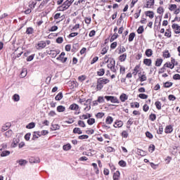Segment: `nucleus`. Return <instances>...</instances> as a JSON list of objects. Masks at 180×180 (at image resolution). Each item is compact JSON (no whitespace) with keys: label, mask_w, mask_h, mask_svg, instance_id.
Wrapping results in <instances>:
<instances>
[{"label":"nucleus","mask_w":180,"mask_h":180,"mask_svg":"<svg viewBox=\"0 0 180 180\" xmlns=\"http://www.w3.org/2000/svg\"><path fill=\"white\" fill-rule=\"evenodd\" d=\"M153 61L151 60V59H148V58H146L143 60V64H145V65H147L148 67L151 66Z\"/></svg>","instance_id":"5701e85b"},{"label":"nucleus","mask_w":180,"mask_h":180,"mask_svg":"<svg viewBox=\"0 0 180 180\" xmlns=\"http://www.w3.org/2000/svg\"><path fill=\"white\" fill-rule=\"evenodd\" d=\"M98 80L99 81L100 84L103 85V86L104 85H106V84H109V82H110V80H109L108 79L100 78Z\"/></svg>","instance_id":"f8f14e48"},{"label":"nucleus","mask_w":180,"mask_h":180,"mask_svg":"<svg viewBox=\"0 0 180 180\" xmlns=\"http://www.w3.org/2000/svg\"><path fill=\"white\" fill-rule=\"evenodd\" d=\"M122 126H123V121L122 120H116L113 125V127L115 128H120Z\"/></svg>","instance_id":"9b49d317"},{"label":"nucleus","mask_w":180,"mask_h":180,"mask_svg":"<svg viewBox=\"0 0 180 180\" xmlns=\"http://www.w3.org/2000/svg\"><path fill=\"white\" fill-rule=\"evenodd\" d=\"M126 58H127V54L124 53L119 56V60L121 63H123L124 61H126Z\"/></svg>","instance_id":"393cba45"},{"label":"nucleus","mask_w":180,"mask_h":180,"mask_svg":"<svg viewBox=\"0 0 180 180\" xmlns=\"http://www.w3.org/2000/svg\"><path fill=\"white\" fill-rule=\"evenodd\" d=\"M41 136L40 131H34L32 135V140H36V139H39Z\"/></svg>","instance_id":"412c9836"},{"label":"nucleus","mask_w":180,"mask_h":180,"mask_svg":"<svg viewBox=\"0 0 180 180\" xmlns=\"http://www.w3.org/2000/svg\"><path fill=\"white\" fill-rule=\"evenodd\" d=\"M155 0H146V6L145 8H151V6H154Z\"/></svg>","instance_id":"4468645a"},{"label":"nucleus","mask_w":180,"mask_h":180,"mask_svg":"<svg viewBox=\"0 0 180 180\" xmlns=\"http://www.w3.org/2000/svg\"><path fill=\"white\" fill-rule=\"evenodd\" d=\"M113 180H120V172L116 171L112 176Z\"/></svg>","instance_id":"2eb2a0df"},{"label":"nucleus","mask_w":180,"mask_h":180,"mask_svg":"<svg viewBox=\"0 0 180 180\" xmlns=\"http://www.w3.org/2000/svg\"><path fill=\"white\" fill-rule=\"evenodd\" d=\"M92 167H94V172L98 175L99 174V169L98 168V165L96 163H92Z\"/></svg>","instance_id":"bb28decb"},{"label":"nucleus","mask_w":180,"mask_h":180,"mask_svg":"<svg viewBox=\"0 0 180 180\" xmlns=\"http://www.w3.org/2000/svg\"><path fill=\"white\" fill-rule=\"evenodd\" d=\"M117 37H119V34H117V33H115L110 38V41H115V40H116V39H117Z\"/></svg>","instance_id":"37998d69"},{"label":"nucleus","mask_w":180,"mask_h":180,"mask_svg":"<svg viewBox=\"0 0 180 180\" xmlns=\"http://www.w3.org/2000/svg\"><path fill=\"white\" fill-rule=\"evenodd\" d=\"M146 16H148L150 19H153L154 18V12L153 11H146Z\"/></svg>","instance_id":"f704fd0d"},{"label":"nucleus","mask_w":180,"mask_h":180,"mask_svg":"<svg viewBox=\"0 0 180 180\" xmlns=\"http://www.w3.org/2000/svg\"><path fill=\"white\" fill-rule=\"evenodd\" d=\"M173 129H172V126L171 125H168L165 127V133H166L167 134H169V133H172L173 131Z\"/></svg>","instance_id":"a211bd4d"},{"label":"nucleus","mask_w":180,"mask_h":180,"mask_svg":"<svg viewBox=\"0 0 180 180\" xmlns=\"http://www.w3.org/2000/svg\"><path fill=\"white\" fill-rule=\"evenodd\" d=\"M74 3V0H66L63 5L58 7L57 11H59L60 12H64V11H67L68 8L72 5Z\"/></svg>","instance_id":"f257e3e1"},{"label":"nucleus","mask_w":180,"mask_h":180,"mask_svg":"<svg viewBox=\"0 0 180 180\" xmlns=\"http://www.w3.org/2000/svg\"><path fill=\"white\" fill-rule=\"evenodd\" d=\"M161 64H162V59L158 58L155 61V66L156 67H161Z\"/></svg>","instance_id":"e433bc0d"},{"label":"nucleus","mask_w":180,"mask_h":180,"mask_svg":"<svg viewBox=\"0 0 180 180\" xmlns=\"http://www.w3.org/2000/svg\"><path fill=\"white\" fill-rule=\"evenodd\" d=\"M108 68H109L112 72L116 73L117 71L116 69V61L113 59H110L109 63L108 64Z\"/></svg>","instance_id":"f03ea898"},{"label":"nucleus","mask_w":180,"mask_h":180,"mask_svg":"<svg viewBox=\"0 0 180 180\" xmlns=\"http://www.w3.org/2000/svg\"><path fill=\"white\" fill-rule=\"evenodd\" d=\"M63 148L65 151H68V150H71V145L70 144L64 145Z\"/></svg>","instance_id":"8fccbe9b"},{"label":"nucleus","mask_w":180,"mask_h":180,"mask_svg":"<svg viewBox=\"0 0 180 180\" xmlns=\"http://www.w3.org/2000/svg\"><path fill=\"white\" fill-rule=\"evenodd\" d=\"M146 137H148V139H153V134L150 133V131H146Z\"/></svg>","instance_id":"69168bd1"},{"label":"nucleus","mask_w":180,"mask_h":180,"mask_svg":"<svg viewBox=\"0 0 180 180\" xmlns=\"http://www.w3.org/2000/svg\"><path fill=\"white\" fill-rule=\"evenodd\" d=\"M162 103L160 101H156L155 103V105L156 106V108L158 110H161V106H162Z\"/></svg>","instance_id":"c03bdc74"},{"label":"nucleus","mask_w":180,"mask_h":180,"mask_svg":"<svg viewBox=\"0 0 180 180\" xmlns=\"http://www.w3.org/2000/svg\"><path fill=\"white\" fill-rule=\"evenodd\" d=\"M30 162H31V164H37V163L40 162V159H39V158L34 159L32 158L30 159Z\"/></svg>","instance_id":"72a5a7b5"},{"label":"nucleus","mask_w":180,"mask_h":180,"mask_svg":"<svg viewBox=\"0 0 180 180\" xmlns=\"http://www.w3.org/2000/svg\"><path fill=\"white\" fill-rule=\"evenodd\" d=\"M106 124H112L113 123V117L108 116L105 119Z\"/></svg>","instance_id":"b1692460"},{"label":"nucleus","mask_w":180,"mask_h":180,"mask_svg":"<svg viewBox=\"0 0 180 180\" xmlns=\"http://www.w3.org/2000/svg\"><path fill=\"white\" fill-rule=\"evenodd\" d=\"M9 127H11V124L7 123L6 124V125L2 127V130H4V131L8 130V129H9Z\"/></svg>","instance_id":"bf43d9fd"},{"label":"nucleus","mask_w":180,"mask_h":180,"mask_svg":"<svg viewBox=\"0 0 180 180\" xmlns=\"http://www.w3.org/2000/svg\"><path fill=\"white\" fill-rule=\"evenodd\" d=\"M172 29L174 30L176 34H179L180 33V25L178 24H173L172 25Z\"/></svg>","instance_id":"0eeeda50"},{"label":"nucleus","mask_w":180,"mask_h":180,"mask_svg":"<svg viewBox=\"0 0 180 180\" xmlns=\"http://www.w3.org/2000/svg\"><path fill=\"white\" fill-rule=\"evenodd\" d=\"M169 11H175L176 9V4H171L169 7Z\"/></svg>","instance_id":"e2e57ef3"},{"label":"nucleus","mask_w":180,"mask_h":180,"mask_svg":"<svg viewBox=\"0 0 180 180\" xmlns=\"http://www.w3.org/2000/svg\"><path fill=\"white\" fill-rule=\"evenodd\" d=\"M87 123L88 124H89L90 126H92V124H94V123H95V119L94 118H89L87 120Z\"/></svg>","instance_id":"603ef678"},{"label":"nucleus","mask_w":180,"mask_h":180,"mask_svg":"<svg viewBox=\"0 0 180 180\" xmlns=\"http://www.w3.org/2000/svg\"><path fill=\"white\" fill-rule=\"evenodd\" d=\"M49 4V1L47 0H43L41 3L39 4L38 9H43L46 5Z\"/></svg>","instance_id":"4be33fe9"},{"label":"nucleus","mask_w":180,"mask_h":180,"mask_svg":"<svg viewBox=\"0 0 180 180\" xmlns=\"http://www.w3.org/2000/svg\"><path fill=\"white\" fill-rule=\"evenodd\" d=\"M120 99L121 102H126L129 99V96H127L126 94H122L120 96Z\"/></svg>","instance_id":"ddd939ff"},{"label":"nucleus","mask_w":180,"mask_h":180,"mask_svg":"<svg viewBox=\"0 0 180 180\" xmlns=\"http://www.w3.org/2000/svg\"><path fill=\"white\" fill-rule=\"evenodd\" d=\"M139 70H140V66H135L134 71L132 72L133 75H137V74L139 73Z\"/></svg>","instance_id":"58836bf2"},{"label":"nucleus","mask_w":180,"mask_h":180,"mask_svg":"<svg viewBox=\"0 0 180 180\" xmlns=\"http://www.w3.org/2000/svg\"><path fill=\"white\" fill-rule=\"evenodd\" d=\"M104 98H105V99H106V101H110L111 102V103H120V101H119V99L116 96H105Z\"/></svg>","instance_id":"7ed1b4c3"},{"label":"nucleus","mask_w":180,"mask_h":180,"mask_svg":"<svg viewBox=\"0 0 180 180\" xmlns=\"http://www.w3.org/2000/svg\"><path fill=\"white\" fill-rule=\"evenodd\" d=\"M6 137H11L12 134H13V131L11 129L5 132Z\"/></svg>","instance_id":"a19ab883"},{"label":"nucleus","mask_w":180,"mask_h":180,"mask_svg":"<svg viewBox=\"0 0 180 180\" xmlns=\"http://www.w3.org/2000/svg\"><path fill=\"white\" fill-rule=\"evenodd\" d=\"M56 101H61L63 99V93L60 92L58 93L56 97H55Z\"/></svg>","instance_id":"4c0bfd02"},{"label":"nucleus","mask_w":180,"mask_h":180,"mask_svg":"<svg viewBox=\"0 0 180 180\" xmlns=\"http://www.w3.org/2000/svg\"><path fill=\"white\" fill-rule=\"evenodd\" d=\"M12 99L14 101V102H19V101H20V96L15 94L13 96Z\"/></svg>","instance_id":"7c9ffc66"},{"label":"nucleus","mask_w":180,"mask_h":180,"mask_svg":"<svg viewBox=\"0 0 180 180\" xmlns=\"http://www.w3.org/2000/svg\"><path fill=\"white\" fill-rule=\"evenodd\" d=\"M117 50L119 51L118 54H123V53H125L126 51V48L120 45L118 46Z\"/></svg>","instance_id":"aec40b11"},{"label":"nucleus","mask_w":180,"mask_h":180,"mask_svg":"<svg viewBox=\"0 0 180 180\" xmlns=\"http://www.w3.org/2000/svg\"><path fill=\"white\" fill-rule=\"evenodd\" d=\"M90 117H92V115L89 113L79 116V119H81L82 120H85L86 119H89Z\"/></svg>","instance_id":"6ab92c4d"},{"label":"nucleus","mask_w":180,"mask_h":180,"mask_svg":"<svg viewBox=\"0 0 180 180\" xmlns=\"http://www.w3.org/2000/svg\"><path fill=\"white\" fill-rule=\"evenodd\" d=\"M78 125L80 127H85V122L82 120H79L78 121Z\"/></svg>","instance_id":"0e129e2a"},{"label":"nucleus","mask_w":180,"mask_h":180,"mask_svg":"<svg viewBox=\"0 0 180 180\" xmlns=\"http://www.w3.org/2000/svg\"><path fill=\"white\" fill-rule=\"evenodd\" d=\"M35 127L36 124L34 122H31L26 126V129H34Z\"/></svg>","instance_id":"79ce46f5"},{"label":"nucleus","mask_w":180,"mask_h":180,"mask_svg":"<svg viewBox=\"0 0 180 180\" xmlns=\"http://www.w3.org/2000/svg\"><path fill=\"white\" fill-rule=\"evenodd\" d=\"M56 110L59 112H65V108L64 107V105H58L56 108Z\"/></svg>","instance_id":"c85d7f7f"},{"label":"nucleus","mask_w":180,"mask_h":180,"mask_svg":"<svg viewBox=\"0 0 180 180\" xmlns=\"http://www.w3.org/2000/svg\"><path fill=\"white\" fill-rule=\"evenodd\" d=\"M119 165H120V167H126L127 164H126V162H124V160H120V161L119 162Z\"/></svg>","instance_id":"338daca9"},{"label":"nucleus","mask_w":180,"mask_h":180,"mask_svg":"<svg viewBox=\"0 0 180 180\" xmlns=\"http://www.w3.org/2000/svg\"><path fill=\"white\" fill-rule=\"evenodd\" d=\"M51 130H53V131H56V130H60V125H58V124H52Z\"/></svg>","instance_id":"473e14b6"},{"label":"nucleus","mask_w":180,"mask_h":180,"mask_svg":"<svg viewBox=\"0 0 180 180\" xmlns=\"http://www.w3.org/2000/svg\"><path fill=\"white\" fill-rule=\"evenodd\" d=\"M137 153L139 155H141L142 157H144V155H146V152H144L143 150L141 149H138L137 150Z\"/></svg>","instance_id":"6e6d98bb"},{"label":"nucleus","mask_w":180,"mask_h":180,"mask_svg":"<svg viewBox=\"0 0 180 180\" xmlns=\"http://www.w3.org/2000/svg\"><path fill=\"white\" fill-rule=\"evenodd\" d=\"M26 34H33L34 33V29L33 27H27L25 32Z\"/></svg>","instance_id":"a878e982"},{"label":"nucleus","mask_w":180,"mask_h":180,"mask_svg":"<svg viewBox=\"0 0 180 180\" xmlns=\"http://www.w3.org/2000/svg\"><path fill=\"white\" fill-rule=\"evenodd\" d=\"M64 56H65V53L62 52L59 57L56 58L58 61H61V63H65L67 61V58H64Z\"/></svg>","instance_id":"423d86ee"},{"label":"nucleus","mask_w":180,"mask_h":180,"mask_svg":"<svg viewBox=\"0 0 180 180\" xmlns=\"http://www.w3.org/2000/svg\"><path fill=\"white\" fill-rule=\"evenodd\" d=\"M73 133L75 134H82V131L81 130L80 128L76 127V128H74Z\"/></svg>","instance_id":"c756f323"},{"label":"nucleus","mask_w":180,"mask_h":180,"mask_svg":"<svg viewBox=\"0 0 180 180\" xmlns=\"http://www.w3.org/2000/svg\"><path fill=\"white\" fill-rule=\"evenodd\" d=\"M134 37H136V33L131 32V34H129L128 39L129 41H133V40H134Z\"/></svg>","instance_id":"2f4dec72"},{"label":"nucleus","mask_w":180,"mask_h":180,"mask_svg":"<svg viewBox=\"0 0 180 180\" xmlns=\"http://www.w3.org/2000/svg\"><path fill=\"white\" fill-rule=\"evenodd\" d=\"M91 103H92V99L89 98L85 102H84L82 105L84 106H89Z\"/></svg>","instance_id":"ea45409f"},{"label":"nucleus","mask_w":180,"mask_h":180,"mask_svg":"<svg viewBox=\"0 0 180 180\" xmlns=\"http://www.w3.org/2000/svg\"><path fill=\"white\" fill-rule=\"evenodd\" d=\"M49 54L52 57V58H56L58 54H60V52L56 51V50H51L49 51Z\"/></svg>","instance_id":"6e6552de"},{"label":"nucleus","mask_w":180,"mask_h":180,"mask_svg":"<svg viewBox=\"0 0 180 180\" xmlns=\"http://www.w3.org/2000/svg\"><path fill=\"white\" fill-rule=\"evenodd\" d=\"M102 88H103V85L102 84H101V82L98 80L97 85H96V89L98 91H101V89H102Z\"/></svg>","instance_id":"49530a36"},{"label":"nucleus","mask_w":180,"mask_h":180,"mask_svg":"<svg viewBox=\"0 0 180 180\" xmlns=\"http://www.w3.org/2000/svg\"><path fill=\"white\" fill-rule=\"evenodd\" d=\"M16 162H17V164H19V165H20V167H25V165H26V164H27V160H23V159L17 160Z\"/></svg>","instance_id":"dca6fc26"},{"label":"nucleus","mask_w":180,"mask_h":180,"mask_svg":"<svg viewBox=\"0 0 180 180\" xmlns=\"http://www.w3.org/2000/svg\"><path fill=\"white\" fill-rule=\"evenodd\" d=\"M20 141V139L19 138H14L13 140V143H11V147L15 148V147H18V144H19V142Z\"/></svg>","instance_id":"9d476101"},{"label":"nucleus","mask_w":180,"mask_h":180,"mask_svg":"<svg viewBox=\"0 0 180 180\" xmlns=\"http://www.w3.org/2000/svg\"><path fill=\"white\" fill-rule=\"evenodd\" d=\"M146 56L147 57H151V56H153V50L151 49H147L146 51Z\"/></svg>","instance_id":"a18cd8bd"},{"label":"nucleus","mask_w":180,"mask_h":180,"mask_svg":"<svg viewBox=\"0 0 180 180\" xmlns=\"http://www.w3.org/2000/svg\"><path fill=\"white\" fill-rule=\"evenodd\" d=\"M53 19L55 20H57L58 19H62V20H63V19H64V15H61V13H58L54 15Z\"/></svg>","instance_id":"f3484780"},{"label":"nucleus","mask_w":180,"mask_h":180,"mask_svg":"<svg viewBox=\"0 0 180 180\" xmlns=\"http://www.w3.org/2000/svg\"><path fill=\"white\" fill-rule=\"evenodd\" d=\"M96 116V117H98V119H102L105 116V113L104 112H98Z\"/></svg>","instance_id":"13d9d810"},{"label":"nucleus","mask_w":180,"mask_h":180,"mask_svg":"<svg viewBox=\"0 0 180 180\" xmlns=\"http://www.w3.org/2000/svg\"><path fill=\"white\" fill-rule=\"evenodd\" d=\"M127 129H130V126H131V124H133V119L130 118L127 121Z\"/></svg>","instance_id":"864d4df0"},{"label":"nucleus","mask_w":180,"mask_h":180,"mask_svg":"<svg viewBox=\"0 0 180 180\" xmlns=\"http://www.w3.org/2000/svg\"><path fill=\"white\" fill-rule=\"evenodd\" d=\"M173 79L178 80L180 79V75L179 74H176L173 76Z\"/></svg>","instance_id":"774afa93"},{"label":"nucleus","mask_w":180,"mask_h":180,"mask_svg":"<svg viewBox=\"0 0 180 180\" xmlns=\"http://www.w3.org/2000/svg\"><path fill=\"white\" fill-rule=\"evenodd\" d=\"M11 154L9 150H4L2 148L0 149V155L1 157H8Z\"/></svg>","instance_id":"1a4fd4ad"},{"label":"nucleus","mask_w":180,"mask_h":180,"mask_svg":"<svg viewBox=\"0 0 180 180\" xmlns=\"http://www.w3.org/2000/svg\"><path fill=\"white\" fill-rule=\"evenodd\" d=\"M149 117L152 122H154V120H155V119H157V115H155V114H150Z\"/></svg>","instance_id":"680f3d73"},{"label":"nucleus","mask_w":180,"mask_h":180,"mask_svg":"<svg viewBox=\"0 0 180 180\" xmlns=\"http://www.w3.org/2000/svg\"><path fill=\"white\" fill-rule=\"evenodd\" d=\"M143 32H144V28L143 27V26H140L138 30H137V33L139 34H141V33H143Z\"/></svg>","instance_id":"052dcab7"},{"label":"nucleus","mask_w":180,"mask_h":180,"mask_svg":"<svg viewBox=\"0 0 180 180\" xmlns=\"http://www.w3.org/2000/svg\"><path fill=\"white\" fill-rule=\"evenodd\" d=\"M141 82H143V81H147V77L146 75H142L139 77Z\"/></svg>","instance_id":"4d7b16f0"},{"label":"nucleus","mask_w":180,"mask_h":180,"mask_svg":"<svg viewBox=\"0 0 180 180\" xmlns=\"http://www.w3.org/2000/svg\"><path fill=\"white\" fill-rule=\"evenodd\" d=\"M139 98H140L141 99H147V98H148V96L145 94H140L139 95Z\"/></svg>","instance_id":"5fc2aeb1"},{"label":"nucleus","mask_w":180,"mask_h":180,"mask_svg":"<svg viewBox=\"0 0 180 180\" xmlns=\"http://www.w3.org/2000/svg\"><path fill=\"white\" fill-rule=\"evenodd\" d=\"M97 75L99 77H103V75H105V69L101 68L97 72Z\"/></svg>","instance_id":"c9c22d12"},{"label":"nucleus","mask_w":180,"mask_h":180,"mask_svg":"<svg viewBox=\"0 0 180 180\" xmlns=\"http://www.w3.org/2000/svg\"><path fill=\"white\" fill-rule=\"evenodd\" d=\"M165 67L166 68H170L171 70H173L174 67H175L174 64L171 63V62H167L165 64Z\"/></svg>","instance_id":"cd10ccee"},{"label":"nucleus","mask_w":180,"mask_h":180,"mask_svg":"<svg viewBox=\"0 0 180 180\" xmlns=\"http://www.w3.org/2000/svg\"><path fill=\"white\" fill-rule=\"evenodd\" d=\"M69 109L70 110H75V115H79V113H81V112H79V105H78L77 103H72L70 105Z\"/></svg>","instance_id":"39448f33"},{"label":"nucleus","mask_w":180,"mask_h":180,"mask_svg":"<svg viewBox=\"0 0 180 180\" xmlns=\"http://www.w3.org/2000/svg\"><path fill=\"white\" fill-rule=\"evenodd\" d=\"M97 102L98 103H105V98H103V96H98L97 99Z\"/></svg>","instance_id":"09e8293b"},{"label":"nucleus","mask_w":180,"mask_h":180,"mask_svg":"<svg viewBox=\"0 0 180 180\" xmlns=\"http://www.w3.org/2000/svg\"><path fill=\"white\" fill-rule=\"evenodd\" d=\"M47 44H50V41H40L37 44V49L41 50L44 49L47 46Z\"/></svg>","instance_id":"20e7f679"},{"label":"nucleus","mask_w":180,"mask_h":180,"mask_svg":"<svg viewBox=\"0 0 180 180\" xmlns=\"http://www.w3.org/2000/svg\"><path fill=\"white\" fill-rule=\"evenodd\" d=\"M173 83L171 82H167L165 83H164V87L165 88H171V86H172Z\"/></svg>","instance_id":"de8ad7c7"},{"label":"nucleus","mask_w":180,"mask_h":180,"mask_svg":"<svg viewBox=\"0 0 180 180\" xmlns=\"http://www.w3.org/2000/svg\"><path fill=\"white\" fill-rule=\"evenodd\" d=\"M27 75V70H23L20 73L21 78H25Z\"/></svg>","instance_id":"3c124183"}]
</instances>
